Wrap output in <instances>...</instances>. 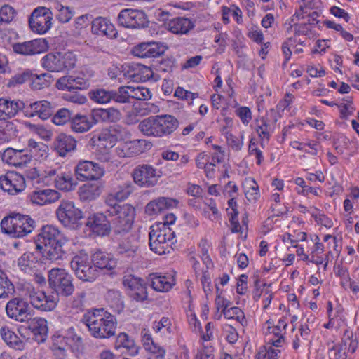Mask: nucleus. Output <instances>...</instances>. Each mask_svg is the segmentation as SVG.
Wrapping results in <instances>:
<instances>
[{
	"instance_id": "79ce46f5",
	"label": "nucleus",
	"mask_w": 359,
	"mask_h": 359,
	"mask_svg": "<svg viewBox=\"0 0 359 359\" xmlns=\"http://www.w3.org/2000/svg\"><path fill=\"white\" fill-rule=\"evenodd\" d=\"M15 286L7 274L0 270V299H8L15 293Z\"/></svg>"
},
{
	"instance_id": "052dcab7",
	"label": "nucleus",
	"mask_w": 359,
	"mask_h": 359,
	"mask_svg": "<svg viewBox=\"0 0 359 359\" xmlns=\"http://www.w3.org/2000/svg\"><path fill=\"white\" fill-rule=\"evenodd\" d=\"M175 67V60L172 57L162 59L156 65V69L162 73H171Z\"/></svg>"
},
{
	"instance_id": "774afa93",
	"label": "nucleus",
	"mask_w": 359,
	"mask_h": 359,
	"mask_svg": "<svg viewBox=\"0 0 359 359\" xmlns=\"http://www.w3.org/2000/svg\"><path fill=\"white\" fill-rule=\"evenodd\" d=\"M235 114L240 118L241 122L247 126L252 119V113L250 108L240 107L235 110Z\"/></svg>"
},
{
	"instance_id": "5701e85b",
	"label": "nucleus",
	"mask_w": 359,
	"mask_h": 359,
	"mask_svg": "<svg viewBox=\"0 0 359 359\" xmlns=\"http://www.w3.org/2000/svg\"><path fill=\"white\" fill-rule=\"evenodd\" d=\"M22 111L27 117L38 116L46 120L53 114V108L50 102L46 100L36 101L29 104H25Z\"/></svg>"
},
{
	"instance_id": "0eeeda50",
	"label": "nucleus",
	"mask_w": 359,
	"mask_h": 359,
	"mask_svg": "<svg viewBox=\"0 0 359 359\" xmlns=\"http://www.w3.org/2000/svg\"><path fill=\"white\" fill-rule=\"evenodd\" d=\"M114 79L119 83H121V76L136 82H144L152 77L153 71L149 67L140 63L125 64L121 67H116L114 69Z\"/></svg>"
},
{
	"instance_id": "6e6552de",
	"label": "nucleus",
	"mask_w": 359,
	"mask_h": 359,
	"mask_svg": "<svg viewBox=\"0 0 359 359\" xmlns=\"http://www.w3.org/2000/svg\"><path fill=\"white\" fill-rule=\"evenodd\" d=\"M76 58L72 52L48 53L41 60L43 68L50 72H62L75 67Z\"/></svg>"
},
{
	"instance_id": "7c9ffc66",
	"label": "nucleus",
	"mask_w": 359,
	"mask_h": 359,
	"mask_svg": "<svg viewBox=\"0 0 359 359\" xmlns=\"http://www.w3.org/2000/svg\"><path fill=\"white\" fill-rule=\"evenodd\" d=\"M178 201L171 198L158 197L151 201L145 208L149 215H157L165 210L177 207Z\"/></svg>"
},
{
	"instance_id": "cd10ccee",
	"label": "nucleus",
	"mask_w": 359,
	"mask_h": 359,
	"mask_svg": "<svg viewBox=\"0 0 359 359\" xmlns=\"http://www.w3.org/2000/svg\"><path fill=\"white\" fill-rule=\"evenodd\" d=\"M1 159L6 163L15 167H22L30 162L31 157L24 150L7 148L1 155Z\"/></svg>"
},
{
	"instance_id": "6ab92c4d",
	"label": "nucleus",
	"mask_w": 359,
	"mask_h": 359,
	"mask_svg": "<svg viewBox=\"0 0 359 359\" xmlns=\"http://www.w3.org/2000/svg\"><path fill=\"white\" fill-rule=\"evenodd\" d=\"M0 187L9 194L15 195L25 188V180L22 175L11 172L0 177Z\"/></svg>"
},
{
	"instance_id": "603ef678",
	"label": "nucleus",
	"mask_w": 359,
	"mask_h": 359,
	"mask_svg": "<svg viewBox=\"0 0 359 359\" xmlns=\"http://www.w3.org/2000/svg\"><path fill=\"white\" fill-rule=\"evenodd\" d=\"M299 335L297 334L293 340L292 347L297 350L301 344L304 341H308L311 336V330L306 323L302 324L299 328Z\"/></svg>"
},
{
	"instance_id": "4d7b16f0",
	"label": "nucleus",
	"mask_w": 359,
	"mask_h": 359,
	"mask_svg": "<svg viewBox=\"0 0 359 359\" xmlns=\"http://www.w3.org/2000/svg\"><path fill=\"white\" fill-rule=\"evenodd\" d=\"M32 79V72L29 70H25L21 73L15 74L9 80L7 86L8 87H14L16 85L22 84Z\"/></svg>"
},
{
	"instance_id": "8fccbe9b",
	"label": "nucleus",
	"mask_w": 359,
	"mask_h": 359,
	"mask_svg": "<svg viewBox=\"0 0 359 359\" xmlns=\"http://www.w3.org/2000/svg\"><path fill=\"white\" fill-rule=\"evenodd\" d=\"M256 131L262 139L269 140L272 133V128L269 121L264 117L257 120Z\"/></svg>"
},
{
	"instance_id": "0e129e2a",
	"label": "nucleus",
	"mask_w": 359,
	"mask_h": 359,
	"mask_svg": "<svg viewBox=\"0 0 359 359\" xmlns=\"http://www.w3.org/2000/svg\"><path fill=\"white\" fill-rule=\"evenodd\" d=\"M55 8L58 12L56 17L57 20L62 23L67 22L73 16L72 12L69 7L57 5Z\"/></svg>"
},
{
	"instance_id": "1a4fd4ad",
	"label": "nucleus",
	"mask_w": 359,
	"mask_h": 359,
	"mask_svg": "<svg viewBox=\"0 0 359 359\" xmlns=\"http://www.w3.org/2000/svg\"><path fill=\"white\" fill-rule=\"evenodd\" d=\"M135 216V209L129 204H114V234L129 233L132 228Z\"/></svg>"
},
{
	"instance_id": "393cba45",
	"label": "nucleus",
	"mask_w": 359,
	"mask_h": 359,
	"mask_svg": "<svg viewBox=\"0 0 359 359\" xmlns=\"http://www.w3.org/2000/svg\"><path fill=\"white\" fill-rule=\"evenodd\" d=\"M24 102L20 100L0 98V121H7L15 116L19 111H22Z\"/></svg>"
},
{
	"instance_id": "49530a36",
	"label": "nucleus",
	"mask_w": 359,
	"mask_h": 359,
	"mask_svg": "<svg viewBox=\"0 0 359 359\" xmlns=\"http://www.w3.org/2000/svg\"><path fill=\"white\" fill-rule=\"evenodd\" d=\"M229 303V302H227L222 309L224 317L229 319H236L241 325H243L244 323H246L243 311L236 306L228 308Z\"/></svg>"
},
{
	"instance_id": "ddd939ff",
	"label": "nucleus",
	"mask_w": 359,
	"mask_h": 359,
	"mask_svg": "<svg viewBox=\"0 0 359 359\" xmlns=\"http://www.w3.org/2000/svg\"><path fill=\"white\" fill-rule=\"evenodd\" d=\"M6 312L9 318L20 323L27 321L32 316L29 303L21 297L10 299L6 304Z\"/></svg>"
},
{
	"instance_id": "412c9836",
	"label": "nucleus",
	"mask_w": 359,
	"mask_h": 359,
	"mask_svg": "<svg viewBox=\"0 0 359 359\" xmlns=\"http://www.w3.org/2000/svg\"><path fill=\"white\" fill-rule=\"evenodd\" d=\"M114 241L117 243L116 247L117 254L125 255L126 257H133L137 249L135 236L129 233H121L118 236L114 235Z\"/></svg>"
},
{
	"instance_id": "4be33fe9",
	"label": "nucleus",
	"mask_w": 359,
	"mask_h": 359,
	"mask_svg": "<svg viewBox=\"0 0 359 359\" xmlns=\"http://www.w3.org/2000/svg\"><path fill=\"white\" fill-rule=\"evenodd\" d=\"M97 158L102 162H109L112 158V133L110 128L102 130L97 138Z\"/></svg>"
},
{
	"instance_id": "2f4dec72",
	"label": "nucleus",
	"mask_w": 359,
	"mask_h": 359,
	"mask_svg": "<svg viewBox=\"0 0 359 359\" xmlns=\"http://www.w3.org/2000/svg\"><path fill=\"white\" fill-rule=\"evenodd\" d=\"M53 147L59 156H65L76 149V140L71 135L60 133L54 140Z\"/></svg>"
},
{
	"instance_id": "13d9d810",
	"label": "nucleus",
	"mask_w": 359,
	"mask_h": 359,
	"mask_svg": "<svg viewBox=\"0 0 359 359\" xmlns=\"http://www.w3.org/2000/svg\"><path fill=\"white\" fill-rule=\"evenodd\" d=\"M65 339L67 340L69 346L72 348L76 346L79 348L82 344L81 337L76 332L73 327L68 328L64 334Z\"/></svg>"
},
{
	"instance_id": "f03ea898",
	"label": "nucleus",
	"mask_w": 359,
	"mask_h": 359,
	"mask_svg": "<svg viewBox=\"0 0 359 359\" xmlns=\"http://www.w3.org/2000/svg\"><path fill=\"white\" fill-rule=\"evenodd\" d=\"M179 126L178 120L172 115L151 116L142 121L139 130L147 136L161 137L172 134Z\"/></svg>"
},
{
	"instance_id": "c756f323",
	"label": "nucleus",
	"mask_w": 359,
	"mask_h": 359,
	"mask_svg": "<svg viewBox=\"0 0 359 359\" xmlns=\"http://www.w3.org/2000/svg\"><path fill=\"white\" fill-rule=\"evenodd\" d=\"M27 328L31 331L34 336V339L38 342H43L48 333L47 321L43 318H32L25 321Z\"/></svg>"
},
{
	"instance_id": "473e14b6",
	"label": "nucleus",
	"mask_w": 359,
	"mask_h": 359,
	"mask_svg": "<svg viewBox=\"0 0 359 359\" xmlns=\"http://www.w3.org/2000/svg\"><path fill=\"white\" fill-rule=\"evenodd\" d=\"M60 198V193L50 189L35 191L30 195L32 203L39 205L55 203Z\"/></svg>"
},
{
	"instance_id": "58836bf2",
	"label": "nucleus",
	"mask_w": 359,
	"mask_h": 359,
	"mask_svg": "<svg viewBox=\"0 0 359 359\" xmlns=\"http://www.w3.org/2000/svg\"><path fill=\"white\" fill-rule=\"evenodd\" d=\"M114 347L116 349L126 348L131 356L136 355L139 352V348L135 345L133 339L125 332H121L117 336Z\"/></svg>"
},
{
	"instance_id": "4468645a",
	"label": "nucleus",
	"mask_w": 359,
	"mask_h": 359,
	"mask_svg": "<svg viewBox=\"0 0 359 359\" xmlns=\"http://www.w3.org/2000/svg\"><path fill=\"white\" fill-rule=\"evenodd\" d=\"M78 181L98 180L104 174V170L98 163L90 161H79L74 168Z\"/></svg>"
},
{
	"instance_id": "f257e3e1",
	"label": "nucleus",
	"mask_w": 359,
	"mask_h": 359,
	"mask_svg": "<svg viewBox=\"0 0 359 359\" xmlns=\"http://www.w3.org/2000/svg\"><path fill=\"white\" fill-rule=\"evenodd\" d=\"M69 239L57 227L43 226L37 236L36 248L45 259L55 262L62 259L67 251Z\"/></svg>"
},
{
	"instance_id": "e2e57ef3",
	"label": "nucleus",
	"mask_w": 359,
	"mask_h": 359,
	"mask_svg": "<svg viewBox=\"0 0 359 359\" xmlns=\"http://www.w3.org/2000/svg\"><path fill=\"white\" fill-rule=\"evenodd\" d=\"M129 137L128 131L118 125L114 126V146L116 143L126 142Z\"/></svg>"
},
{
	"instance_id": "680f3d73",
	"label": "nucleus",
	"mask_w": 359,
	"mask_h": 359,
	"mask_svg": "<svg viewBox=\"0 0 359 359\" xmlns=\"http://www.w3.org/2000/svg\"><path fill=\"white\" fill-rule=\"evenodd\" d=\"M15 11L8 5L3 6L0 9V24L8 23L15 17Z\"/></svg>"
},
{
	"instance_id": "f8f14e48",
	"label": "nucleus",
	"mask_w": 359,
	"mask_h": 359,
	"mask_svg": "<svg viewBox=\"0 0 359 359\" xmlns=\"http://www.w3.org/2000/svg\"><path fill=\"white\" fill-rule=\"evenodd\" d=\"M53 13L50 8L38 7L34 10L29 19L31 29L37 34L47 32L51 27Z\"/></svg>"
},
{
	"instance_id": "b1692460",
	"label": "nucleus",
	"mask_w": 359,
	"mask_h": 359,
	"mask_svg": "<svg viewBox=\"0 0 359 359\" xmlns=\"http://www.w3.org/2000/svg\"><path fill=\"white\" fill-rule=\"evenodd\" d=\"M131 100L129 86H120L118 88V90L116 93H114V102L116 104H124L122 107L114 106V119L120 118L121 116V110L123 112L129 113L130 110L133 107Z\"/></svg>"
},
{
	"instance_id": "c85d7f7f",
	"label": "nucleus",
	"mask_w": 359,
	"mask_h": 359,
	"mask_svg": "<svg viewBox=\"0 0 359 359\" xmlns=\"http://www.w3.org/2000/svg\"><path fill=\"white\" fill-rule=\"evenodd\" d=\"M88 84L87 80L80 76L67 75L60 78L56 83L59 90H69L86 89Z\"/></svg>"
},
{
	"instance_id": "39448f33",
	"label": "nucleus",
	"mask_w": 359,
	"mask_h": 359,
	"mask_svg": "<svg viewBox=\"0 0 359 359\" xmlns=\"http://www.w3.org/2000/svg\"><path fill=\"white\" fill-rule=\"evenodd\" d=\"M35 221L29 215L14 214L4 217L1 222L4 233L13 238H22L33 231Z\"/></svg>"
},
{
	"instance_id": "bf43d9fd",
	"label": "nucleus",
	"mask_w": 359,
	"mask_h": 359,
	"mask_svg": "<svg viewBox=\"0 0 359 359\" xmlns=\"http://www.w3.org/2000/svg\"><path fill=\"white\" fill-rule=\"evenodd\" d=\"M91 115L94 118L95 124L98 121L111 122V109L110 108L94 109Z\"/></svg>"
},
{
	"instance_id": "a211bd4d",
	"label": "nucleus",
	"mask_w": 359,
	"mask_h": 359,
	"mask_svg": "<svg viewBox=\"0 0 359 359\" xmlns=\"http://www.w3.org/2000/svg\"><path fill=\"white\" fill-rule=\"evenodd\" d=\"M13 51L22 55H34L46 52L48 49V43L44 39H36L22 43H16L13 46Z\"/></svg>"
},
{
	"instance_id": "864d4df0",
	"label": "nucleus",
	"mask_w": 359,
	"mask_h": 359,
	"mask_svg": "<svg viewBox=\"0 0 359 359\" xmlns=\"http://www.w3.org/2000/svg\"><path fill=\"white\" fill-rule=\"evenodd\" d=\"M73 116L71 111L67 108H61L57 111L52 118L53 123L57 126H62L72 121Z\"/></svg>"
},
{
	"instance_id": "de8ad7c7",
	"label": "nucleus",
	"mask_w": 359,
	"mask_h": 359,
	"mask_svg": "<svg viewBox=\"0 0 359 359\" xmlns=\"http://www.w3.org/2000/svg\"><path fill=\"white\" fill-rule=\"evenodd\" d=\"M127 144L130 156L143 153L147 149V147H149L150 146L144 140H127Z\"/></svg>"
},
{
	"instance_id": "f3484780",
	"label": "nucleus",
	"mask_w": 359,
	"mask_h": 359,
	"mask_svg": "<svg viewBox=\"0 0 359 359\" xmlns=\"http://www.w3.org/2000/svg\"><path fill=\"white\" fill-rule=\"evenodd\" d=\"M58 220L65 226H70L82 218V212L72 201H62L56 210Z\"/></svg>"
},
{
	"instance_id": "09e8293b",
	"label": "nucleus",
	"mask_w": 359,
	"mask_h": 359,
	"mask_svg": "<svg viewBox=\"0 0 359 359\" xmlns=\"http://www.w3.org/2000/svg\"><path fill=\"white\" fill-rule=\"evenodd\" d=\"M129 90L132 100H148L152 95L149 88L141 86L136 87L129 86Z\"/></svg>"
},
{
	"instance_id": "5fc2aeb1",
	"label": "nucleus",
	"mask_w": 359,
	"mask_h": 359,
	"mask_svg": "<svg viewBox=\"0 0 359 359\" xmlns=\"http://www.w3.org/2000/svg\"><path fill=\"white\" fill-rule=\"evenodd\" d=\"M89 95L91 100L100 104L107 103L112 99L111 93L104 89L92 90Z\"/></svg>"
},
{
	"instance_id": "ea45409f",
	"label": "nucleus",
	"mask_w": 359,
	"mask_h": 359,
	"mask_svg": "<svg viewBox=\"0 0 359 359\" xmlns=\"http://www.w3.org/2000/svg\"><path fill=\"white\" fill-rule=\"evenodd\" d=\"M109 20L105 18L98 17L92 22V32L97 35L106 36L111 38L112 28Z\"/></svg>"
},
{
	"instance_id": "69168bd1",
	"label": "nucleus",
	"mask_w": 359,
	"mask_h": 359,
	"mask_svg": "<svg viewBox=\"0 0 359 359\" xmlns=\"http://www.w3.org/2000/svg\"><path fill=\"white\" fill-rule=\"evenodd\" d=\"M147 351L151 353L149 359H163L165 357V350L156 343L150 344Z\"/></svg>"
},
{
	"instance_id": "aec40b11",
	"label": "nucleus",
	"mask_w": 359,
	"mask_h": 359,
	"mask_svg": "<svg viewBox=\"0 0 359 359\" xmlns=\"http://www.w3.org/2000/svg\"><path fill=\"white\" fill-rule=\"evenodd\" d=\"M123 284L130 290L129 295L133 299L142 302L147 299V288L142 278L132 275L126 276L123 279Z\"/></svg>"
},
{
	"instance_id": "37998d69",
	"label": "nucleus",
	"mask_w": 359,
	"mask_h": 359,
	"mask_svg": "<svg viewBox=\"0 0 359 359\" xmlns=\"http://www.w3.org/2000/svg\"><path fill=\"white\" fill-rule=\"evenodd\" d=\"M111 256L110 254L102 251H97L92 257L95 268L106 269L109 271L112 269L111 262Z\"/></svg>"
},
{
	"instance_id": "e433bc0d",
	"label": "nucleus",
	"mask_w": 359,
	"mask_h": 359,
	"mask_svg": "<svg viewBox=\"0 0 359 359\" xmlns=\"http://www.w3.org/2000/svg\"><path fill=\"white\" fill-rule=\"evenodd\" d=\"M78 194L83 201H93L100 195L101 187L95 183H87L79 187Z\"/></svg>"
},
{
	"instance_id": "a18cd8bd",
	"label": "nucleus",
	"mask_w": 359,
	"mask_h": 359,
	"mask_svg": "<svg viewBox=\"0 0 359 359\" xmlns=\"http://www.w3.org/2000/svg\"><path fill=\"white\" fill-rule=\"evenodd\" d=\"M32 88L34 90H41L50 86L52 81V76L48 73H43L39 75L32 73Z\"/></svg>"
},
{
	"instance_id": "4c0bfd02",
	"label": "nucleus",
	"mask_w": 359,
	"mask_h": 359,
	"mask_svg": "<svg viewBox=\"0 0 359 359\" xmlns=\"http://www.w3.org/2000/svg\"><path fill=\"white\" fill-rule=\"evenodd\" d=\"M51 349L57 359H64L66 356L67 351L72 348L63 335H53L52 337Z\"/></svg>"
},
{
	"instance_id": "dca6fc26",
	"label": "nucleus",
	"mask_w": 359,
	"mask_h": 359,
	"mask_svg": "<svg viewBox=\"0 0 359 359\" xmlns=\"http://www.w3.org/2000/svg\"><path fill=\"white\" fill-rule=\"evenodd\" d=\"M168 49V46L161 42H142L135 46L131 53L139 58H152L159 57Z\"/></svg>"
},
{
	"instance_id": "9b49d317",
	"label": "nucleus",
	"mask_w": 359,
	"mask_h": 359,
	"mask_svg": "<svg viewBox=\"0 0 359 359\" xmlns=\"http://www.w3.org/2000/svg\"><path fill=\"white\" fill-rule=\"evenodd\" d=\"M70 266L76 277L83 281H94L98 276L97 270L86 255L74 257Z\"/></svg>"
},
{
	"instance_id": "72a5a7b5",
	"label": "nucleus",
	"mask_w": 359,
	"mask_h": 359,
	"mask_svg": "<svg viewBox=\"0 0 359 359\" xmlns=\"http://www.w3.org/2000/svg\"><path fill=\"white\" fill-rule=\"evenodd\" d=\"M167 29L173 34H187L194 27V23L187 18H175L170 20L166 25Z\"/></svg>"
},
{
	"instance_id": "6e6d98bb",
	"label": "nucleus",
	"mask_w": 359,
	"mask_h": 359,
	"mask_svg": "<svg viewBox=\"0 0 359 359\" xmlns=\"http://www.w3.org/2000/svg\"><path fill=\"white\" fill-rule=\"evenodd\" d=\"M287 326V323L284 319L278 320V324L273 328L272 332L278 337L276 340H271V344L276 347L280 346L284 337L282 331L285 330Z\"/></svg>"
},
{
	"instance_id": "f704fd0d",
	"label": "nucleus",
	"mask_w": 359,
	"mask_h": 359,
	"mask_svg": "<svg viewBox=\"0 0 359 359\" xmlns=\"http://www.w3.org/2000/svg\"><path fill=\"white\" fill-rule=\"evenodd\" d=\"M70 123L74 132L81 133L88 131L95 125V121L91 114L89 115L77 114L72 117Z\"/></svg>"
},
{
	"instance_id": "c9c22d12",
	"label": "nucleus",
	"mask_w": 359,
	"mask_h": 359,
	"mask_svg": "<svg viewBox=\"0 0 359 359\" xmlns=\"http://www.w3.org/2000/svg\"><path fill=\"white\" fill-rule=\"evenodd\" d=\"M77 181L70 172H61L55 177V185L58 189L69 191L76 188Z\"/></svg>"
},
{
	"instance_id": "3c124183",
	"label": "nucleus",
	"mask_w": 359,
	"mask_h": 359,
	"mask_svg": "<svg viewBox=\"0 0 359 359\" xmlns=\"http://www.w3.org/2000/svg\"><path fill=\"white\" fill-rule=\"evenodd\" d=\"M130 28H140L147 26L148 20L142 11L133 10L131 13Z\"/></svg>"
},
{
	"instance_id": "a19ab883",
	"label": "nucleus",
	"mask_w": 359,
	"mask_h": 359,
	"mask_svg": "<svg viewBox=\"0 0 359 359\" xmlns=\"http://www.w3.org/2000/svg\"><path fill=\"white\" fill-rule=\"evenodd\" d=\"M0 334L2 339L9 346L18 350L23 348L24 343L22 340L8 327H2L0 330Z\"/></svg>"
},
{
	"instance_id": "7ed1b4c3",
	"label": "nucleus",
	"mask_w": 359,
	"mask_h": 359,
	"mask_svg": "<svg viewBox=\"0 0 359 359\" xmlns=\"http://www.w3.org/2000/svg\"><path fill=\"white\" fill-rule=\"evenodd\" d=\"M81 322L95 337L109 338L112 335V316L103 309L86 312Z\"/></svg>"
},
{
	"instance_id": "c03bdc74",
	"label": "nucleus",
	"mask_w": 359,
	"mask_h": 359,
	"mask_svg": "<svg viewBox=\"0 0 359 359\" xmlns=\"http://www.w3.org/2000/svg\"><path fill=\"white\" fill-rule=\"evenodd\" d=\"M243 189L245 197L249 201H255L259 197V186L254 179H246Z\"/></svg>"
},
{
	"instance_id": "a878e982",
	"label": "nucleus",
	"mask_w": 359,
	"mask_h": 359,
	"mask_svg": "<svg viewBox=\"0 0 359 359\" xmlns=\"http://www.w3.org/2000/svg\"><path fill=\"white\" fill-rule=\"evenodd\" d=\"M147 283L156 291L160 292H168L175 285L174 277L172 275H161L153 273L147 278Z\"/></svg>"
},
{
	"instance_id": "2eb2a0df",
	"label": "nucleus",
	"mask_w": 359,
	"mask_h": 359,
	"mask_svg": "<svg viewBox=\"0 0 359 359\" xmlns=\"http://www.w3.org/2000/svg\"><path fill=\"white\" fill-rule=\"evenodd\" d=\"M27 296L33 307L41 311H53L58 302V297L46 295L44 292L34 289L28 290Z\"/></svg>"
},
{
	"instance_id": "423d86ee",
	"label": "nucleus",
	"mask_w": 359,
	"mask_h": 359,
	"mask_svg": "<svg viewBox=\"0 0 359 359\" xmlns=\"http://www.w3.org/2000/svg\"><path fill=\"white\" fill-rule=\"evenodd\" d=\"M48 283L50 287L55 292L57 297H69L74 291L73 277L62 268H53L48 271Z\"/></svg>"
},
{
	"instance_id": "bb28decb",
	"label": "nucleus",
	"mask_w": 359,
	"mask_h": 359,
	"mask_svg": "<svg viewBox=\"0 0 359 359\" xmlns=\"http://www.w3.org/2000/svg\"><path fill=\"white\" fill-rule=\"evenodd\" d=\"M86 226L98 236H105L110 232V222L102 213L89 216Z\"/></svg>"
},
{
	"instance_id": "20e7f679",
	"label": "nucleus",
	"mask_w": 359,
	"mask_h": 359,
	"mask_svg": "<svg viewBox=\"0 0 359 359\" xmlns=\"http://www.w3.org/2000/svg\"><path fill=\"white\" fill-rule=\"evenodd\" d=\"M149 239L151 250L158 255L169 252L171 245L176 242L175 232L163 224H154L150 227Z\"/></svg>"
},
{
	"instance_id": "9d476101",
	"label": "nucleus",
	"mask_w": 359,
	"mask_h": 359,
	"mask_svg": "<svg viewBox=\"0 0 359 359\" xmlns=\"http://www.w3.org/2000/svg\"><path fill=\"white\" fill-rule=\"evenodd\" d=\"M161 172L151 165L142 164L134 168L132 177L134 182L142 187H151L157 184Z\"/></svg>"
},
{
	"instance_id": "338daca9",
	"label": "nucleus",
	"mask_w": 359,
	"mask_h": 359,
	"mask_svg": "<svg viewBox=\"0 0 359 359\" xmlns=\"http://www.w3.org/2000/svg\"><path fill=\"white\" fill-rule=\"evenodd\" d=\"M133 9H123L122 10L117 18L118 24L124 27H130L131 16Z\"/></svg>"
}]
</instances>
